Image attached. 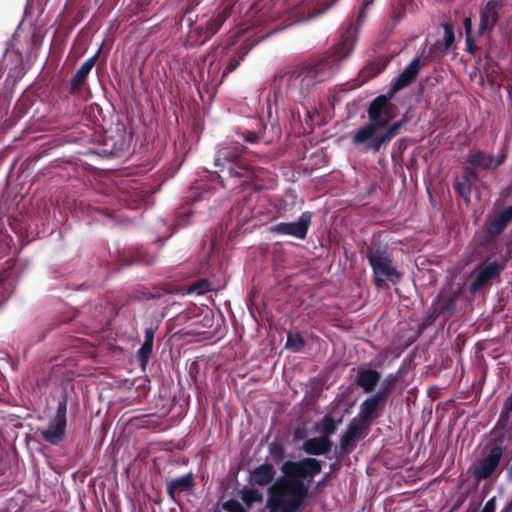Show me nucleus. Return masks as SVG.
<instances>
[{
	"label": "nucleus",
	"instance_id": "nucleus-1",
	"mask_svg": "<svg viewBox=\"0 0 512 512\" xmlns=\"http://www.w3.org/2000/svg\"><path fill=\"white\" fill-rule=\"evenodd\" d=\"M374 1L364 0L356 23L349 24L329 56L313 64H302L280 70L273 81L274 87L277 88V91L274 92V100L277 101L278 95L284 90L297 91L304 98L318 83L332 78L339 71L342 60L352 53L359 26L366 17V8L372 5Z\"/></svg>",
	"mask_w": 512,
	"mask_h": 512
},
{
	"label": "nucleus",
	"instance_id": "nucleus-2",
	"mask_svg": "<svg viewBox=\"0 0 512 512\" xmlns=\"http://www.w3.org/2000/svg\"><path fill=\"white\" fill-rule=\"evenodd\" d=\"M321 470V462L315 458L285 461L281 466L283 476L269 488L279 490L267 501L270 512H297L308 496L309 484Z\"/></svg>",
	"mask_w": 512,
	"mask_h": 512
},
{
	"label": "nucleus",
	"instance_id": "nucleus-3",
	"mask_svg": "<svg viewBox=\"0 0 512 512\" xmlns=\"http://www.w3.org/2000/svg\"><path fill=\"white\" fill-rule=\"evenodd\" d=\"M266 124L262 118L249 120L247 127H244L237 139L232 142L223 143L217 150L214 158L216 167L223 169L241 159L242 153L247 150V144H258L263 139Z\"/></svg>",
	"mask_w": 512,
	"mask_h": 512
},
{
	"label": "nucleus",
	"instance_id": "nucleus-4",
	"mask_svg": "<svg viewBox=\"0 0 512 512\" xmlns=\"http://www.w3.org/2000/svg\"><path fill=\"white\" fill-rule=\"evenodd\" d=\"M366 258L372 268L374 283L382 289L387 282L398 284L402 274L394 266L387 246L373 244L367 249Z\"/></svg>",
	"mask_w": 512,
	"mask_h": 512
},
{
	"label": "nucleus",
	"instance_id": "nucleus-5",
	"mask_svg": "<svg viewBox=\"0 0 512 512\" xmlns=\"http://www.w3.org/2000/svg\"><path fill=\"white\" fill-rule=\"evenodd\" d=\"M313 213L304 211L295 222H278L268 227V231L276 236H290L305 240L312 223Z\"/></svg>",
	"mask_w": 512,
	"mask_h": 512
},
{
	"label": "nucleus",
	"instance_id": "nucleus-6",
	"mask_svg": "<svg viewBox=\"0 0 512 512\" xmlns=\"http://www.w3.org/2000/svg\"><path fill=\"white\" fill-rule=\"evenodd\" d=\"M505 265L496 259L487 258L483 263L478 265L475 269V278L469 286V291L476 294L484 286L500 276L504 270Z\"/></svg>",
	"mask_w": 512,
	"mask_h": 512
},
{
	"label": "nucleus",
	"instance_id": "nucleus-7",
	"mask_svg": "<svg viewBox=\"0 0 512 512\" xmlns=\"http://www.w3.org/2000/svg\"><path fill=\"white\" fill-rule=\"evenodd\" d=\"M216 55L208 56L199 68L200 84L209 93L214 94L222 82L221 64L215 60Z\"/></svg>",
	"mask_w": 512,
	"mask_h": 512
},
{
	"label": "nucleus",
	"instance_id": "nucleus-8",
	"mask_svg": "<svg viewBox=\"0 0 512 512\" xmlns=\"http://www.w3.org/2000/svg\"><path fill=\"white\" fill-rule=\"evenodd\" d=\"M394 97L389 91L385 95L377 96L369 105L367 113L371 122H377L378 125L386 127L393 119V107L390 100Z\"/></svg>",
	"mask_w": 512,
	"mask_h": 512
},
{
	"label": "nucleus",
	"instance_id": "nucleus-9",
	"mask_svg": "<svg viewBox=\"0 0 512 512\" xmlns=\"http://www.w3.org/2000/svg\"><path fill=\"white\" fill-rule=\"evenodd\" d=\"M336 1L337 0H332L328 4L322 5L315 0H302L291 9L290 17L293 19L292 24L308 21L322 15L330 9Z\"/></svg>",
	"mask_w": 512,
	"mask_h": 512
},
{
	"label": "nucleus",
	"instance_id": "nucleus-10",
	"mask_svg": "<svg viewBox=\"0 0 512 512\" xmlns=\"http://www.w3.org/2000/svg\"><path fill=\"white\" fill-rule=\"evenodd\" d=\"M503 455V450L499 446L491 447L487 454L474 466L473 476L478 480H486L492 476L498 467Z\"/></svg>",
	"mask_w": 512,
	"mask_h": 512
},
{
	"label": "nucleus",
	"instance_id": "nucleus-11",
	"mask_svg": "<svg viewBox=\"0 0 512 512\" xmlns=\"http://www.w3.org/2000/svg\"><path fill=\"white\" fill-rule=\"evenodd\" d=\"M224 21L225 16L222 14L202 16L194 26H191L190 35H198L199 42L203 44L220 29Z\"/></svg>",
	"mask_w": 512,
	"mask_h": 512
},
{
	"label": "nucleus",
	"instance_id": "nucleus-12",
	"mask_svg": "<svg viewBox=\"0 0 512 512\" xmlns=\"http://www.w3.org/2000/svg\"><path fill=\"white\" fill-rule=\"evenodd\" d=\"M383 127L378 125L377 122H369L364 126L360 127L354 132L351 138V142L355 146L362 148V151H373L376 152L371 145L378 139V131Z\"/></svg>",
	"mask_w": 512,
	"mask_h": 512
},
{
	"label": "nucleus",
	"instance_id": "nucleus-13",
	"mask_svg": "<svg viewBox=\"0 0 512 512\" xmlns=\"http://www.w3.org/2000/svg\"><path fill=\"white\" fill-rule=\"evenodd\" d=\"M500 7L501 3L498 0H490L481 7L478 35L494 29L500 17Z\"/></svg>",
	"mask_w": 512,
	"mask_h": 512
},
{
	"label": "nucleus",
	"instance_id": "nucleus-14",
	"mask_svg": "<svg viewBox=\"0 0 512 512\" xmlns=\"http://www.w3.org/2000/svg\"><path fill=\"white\" fill-rule=\"evenodd\" d=\"M384 399L385 398L376 392L373 395L367 397L360 404L359 412L355 418L369 426L371 421L378 417L377 411Z\"/></svg>",
	"mask_w": 512,
	"mask_h": 512
},
{
	"label": "nucleus",
	"instance_id": "nucleus-15",
	"mask_svg": "<svg viewBox=\"0 0 512 512\" xmlns=\"http://www.w3.org/2000/svg\"><path fill=\"white\" fill-rule=\"evenodd\" d=\"M66 423L54 417L50 418L45 428L38 429L39 435L49 444L58 445L65 437Z\"/></svg>",
	"mask_w": 512,
	"mask_h": 512
},
{
	"label": "nucleus",
	"instance_id": "nucleus-16",
	"mask_svg": "<svg viewBox=\"0 0 512 512\" xmlns=\"http://www.w3.org/2000/svg\"><path fill=\"white\" fill-rule=\"evenodd\" d=\"M368 426L355 417L348 423L340 438V448L347 452L354 448V441L361 436L363 430Z\"/></svg>",
	"mask_w": 512,
	"mask_h": 512
},
{
	"label": "nucleus",
	"instance_id": "nucleus-17",
	"mask_svg": "<svg viewBox=\"0 0 512 512\" xmlns=\"http://www.w3.org/2000/svg\"><path fill=\"white\" fill-rule=\"evenodd\" d=\"M195 486L191 473L174 478L167 483V494L171 500L176 502V497L183 493H190Z\"/></svg>",
	"mask_w": 512,
	"mask_h": 512
},
{
	"label": "nucleus",
	"instance_id": "nucleus-18",
	"mask_svg": "<svg viewBox=\"0 0 512 512\" xmlns=\"http://www.w3.org/2000/svg\"><path fill=\"white\" fill-rule=\"evenodd\" d=\"M420 68V57L411 61V63L402 71V73L393 82L391 95H395L398 91L409 86L418 76Z\"/></svg>",
	"mask_w": 512,
	"mask_h": 512
},
{
	"label": "nucleus",
	"instance_id": "nucleus-19",
	"mask_svg": "<svg viewBox=\"0 0 512 512\" xmlns=\"http://www.w3.org/2000/svg\"><path fill=\"white\" fill-rule=\"evenodd\" d=\"M505 158V155L496 158L494 156L485 154L484 152L477 151L468 156L467 162L473 167H478L485 170H494L504 162Z\"/></svg>",
	"mask_w": 512,
	"mask_h": 512
},
{
	"label": "nucleus",
	"instance_id": "nucleus-20",
	"mask_svg": "<svg viewBox=\"0 0 512 512\" xmlns=\"http://www.w3.org/2000/svg\"><path fill=\"white\" fill-rule=\"evenodd\" d=\"M380 379V372L372 368L364 367L359 369L356 383L364 393L368 394L374 391Z\"/></svg>",
	"mask_w": 512,
	"mask_h": 512
},
{
	"label": "nucleus",
	"instance_id": "nucleus-21",
	"mask_svg": "<svg viewBox=\"0 0 512 512\" xmlns=\"http://www.w3.org/2000/svg\"><path fill=\"white\" fill-rule=\"evenodd\" d=\"M301 449L308 455H327L331 452L332 442L328 437H314L305 440Z\"/></svg>",
	"mask_w": 512,
	"mask_h": 512
},
{
	"label": "nucleus",
	"instance_id": "nucleus-22",
	"mask_svg": "<svg viewBox=\"0 0 512 512\" xmlns=\"http://www.w3.org/2000/svg\"><path fill=\"white\" fill-rule=\"evenodd\" d=\"M99 54H100V49H98V51L93 56L88 58L81 65V67L76 71L75 75L73 76V78L71 80V90L73 92L80 91V89L83 87L89 73L93 69V67L99 57Z\"/></svg>",
	"mask_w": 512,
	"mask_h": 512
},
{
	"label": "nucleus",
	"instance_id": "nucleus-23",
	"mask_svg": "<svg viewBox=\"0 0 512 512\" xmlns=\"http://www.w3.org/2000/svg\"><path fill=\"white\" fill-rule=\"evenodd\" d=\"M230 179L240 181L241 184L249 183L254 177L255 172L251 166L244 164L242 159L226 167Z\"/></svg>",
	"mask_w": 512,
	"mask_h": 512
},
{
	"label": "nucleus",
	"instance_id": "nucleus-24",
	"mask_svg": "<svg viewBox=\"0 0 512 512\" xmlns=\"http://www.w3.org/2000/svg\"><path fill=\"white\" fill-rule=\"evenodd\" d=\"M512 220V206L500 211L487 226V233L490 237L498 236Z\"/></svg>",
	"mask_w": 512,
	"mask_h": 512
},
{
	"label": "nucleus",
	"instance_id": "nucleus-25",
	"mask_svg": "<svg viewBox=\"0 0 512 512\" xmlns=\"http://www.w3.org/2000/svg\"><path fill=\"white\" fill-rule=\"evenodd\" d=\"M442 26L444 29V35L442 40L435 43L429 49V54L433 57L444 56L455 41L453 28L447 23H444Z\"/></svg>",
	"mask_w": 512,
	"mask_h": 512
},
{
	"label": "nucleus",
	"instance_id": "nucleus-26",
	"mask_svg": "<svg viewBox=\"0 0 512 512\" xmlns=\"http://www.w3.org/2000/svg\"><path fill=\"white\" fill-rule=\"evenodd\" d=\"M407 121V117H403L401 120L394 122L384 133H381L378 136V139L371 145V148H373L375 151H380L384 144L391 141L400 133V130L407 123Z\"/></svg>",
	"mask_w": 512,
	"mask_h": 512
},
{
	"label": "nucleus",
	"instance_id": "nucleus-27",
	"mask_svg": "<svg viewBox=\"0 0 512 512\" xmlns=\"http://www.w3.org/2000/svg\"><path fill=\"white\" fill-rule=\"evenodd\" d=\"M275 475V469L272 464H262L256 467L252 473V479L255 484L264 486L270 483Z\"/></svg>",
	"mask_w": 512,
	"mask_h": 512
},
{
	"label": "nucleus",
	"instance_id": "nucleus-28",
	"mask_svg": "<svg viewBox=\"0 0 512 512\" xmlns=\"http://www.w3.org/2000/svg\"><path fill=\"white\" fill-rule=\"evenodd\" d=\"M153 341H154V331L152 328H147L145 330V339L141 347L137 352V358L140 361L141 365L144 366L148 363L150 355L153 349Z\"/></svg>",
	"mask_w": 512,
	"mask_h": 512
},
{
	"label": "nucleus",
	"instance_id": "nucleus-29",
	"mask_svg": "<svg viewBox=\"0 0 512 512\" xmlns=\"http://www.w3.org/2000/svg\"><path fill=\"white\" fill-rule=\"evenodd\" d=\"M339 421H335L332 416L325 415L316 425V429L319 433L323 434V437H328L335 433Z\"/></svg>",
	"mask_w": 512,
	"mask_h": 512
},
{
	"label": "nucleus",
	"instance_id": "nucleus-30",
	"mask_svg": "<svg viewBox=\"0 0 512 512\" xmlns=\"http://www.w3.org/2000/svg\"><path fill=\"white\" fill-rule=\"evenodd\" d=\"M453 188L460 197L468 201L471 195V178L464 176L462 179H457L453 184Z\"/></svg>",
	"mask_w": 512,
	"mask_h": 512
},
{
	"label": "nucleus",
	"instance_id": "nucleus-31",
	"mask_svg": "<svg viewBox=\"0 0 512 512\" xmlns=\"http://www.w3.org/2000/svg\"><path fill=\"white\" fill-rule=\"evenodd\" d=\"M499 424L507 431L512 432V393L506 403V410L499 417Z\"/></svg>",
	"mask_w": 512,
	"mask_h": 512
},
{
	"label": "nucleus",
	"instance_id": "nucleus-32",
	"mask_svg": "<svg viewBox=\"0 0 512 512\" xmlns=\"http://www.w3.org/2000/svg\"><path fill=\"white\" fill-rule=\"evenodd\" d=\"M305 346L304 339L297 333H289L285 347L293 352H300Z\"/></svg>",
	"mask_w": 512,
	"mask_h": 512
},
{
	"label": "nucleus",
	"instance_id": "nucleus-33",
	"mask_svg": "<svg viewBox=\"0 0 512 512\" xmlns=\"http://www.w3.org/2000/svg\"><path fill=\"white\" fill-rule=\"evenodd\" d=\"M211 290L210 282L207 279H199L193 282L188 288V294H197L199 296L204 295Z\"/></svg>",
	"mask_w": 512,
	"mask_h": 512
},
{
	"label": "nucleus",
	"instance_id": "nucleus-34",
	"mask_svg": "<svg viewBox=\"0 0 512 512\" xmlns=\"http://www.w3.org/2000/svg\"><path fill=\"white\" fill-rule=\"evenodd\" d=\"M401 9L394 8V18L399 22L406 13H411L415 10V4L413 0H399Z\"/></svg>",
	"mask_w": 512,
	"mask_h": 512
},
{
	"label": "nucleus",
	"instance_id": "nucleus-35",
	"mask_svg": "<svg viewBox=\"0 0 512 512\" xmlns=\"http://www.w3.org/2000/svg\"><path fill=\"white\" fill-rule=\"evenodd\" d=\"M269 455L275 464H279L284 458V448L282 444L273 441L269 444Z\"/></svg>",
	"mask_w": 512,
	"mask_h": 512
},
{
	"label": "nucleus",
	"instance_id": "nucleus-36",
	"mask_svg": "<svg viewBox=\"0 0 512 512\" xmlns=\"http://www.w3.org/2000/svg\"><path fill=\"white\" fill-rule=\"evenodd\" d=\"M397 379H398V377L396 374H393V373L388 374L386 376V378L384 379V381L382 382L378 391H376V393L379 394L380 396H382L383 398H386L389 390L395 384Z\"/></svg>",
	"mask_w": 512,
	"mask_h": 512
},
{
	"label": "nucleus",
	"instance_id": "nucleus-37",
	"mask_svg": "<svg viewBox=\"0 0 512 512\" xmlns=\"http://www.w3.org/2000/svg\"><path fill=\"white\" fill-rule=\"evenodd\" d=\"M262 499L263 495L255 489L247 490L242 495V500L248 505H251L254 502H261Z\"/></svg>",
	"mask_w": 512,
	"mask_h": 512
},
{
	"label": "nucleus",
	"instance_id": "nucleus-38",
	"mask_svg": "<svg viewBox=\"0 0 512 512\" xmlns=\"http://www.w3.org/2000/svg\"><path fill=\"white\" fill-rule=\"evenodd\" d=\"M223 509L226 512H247L242 504L234 499H230L223 503Z\"/></svg>",
	"mask_w": 512,
	"mask_h": 512
},
{
	"label": "nucleus",
	"instance_id": "nucleus-39",
	"mask_svg": "<svg viewBox=\"0 0 512 512\" xmlns=\"http://www.w3.org/2000/svg\"><path fill=\"white\" fill-rule=\"evenodd\" d=\"M248 51H245L243 55L240 58H231L229 62L226 65V68L223 71V75H226L227 73H230L234 71L240 64V61L243 59V57L247 54Z\"/></svg>",
	"mask_w": 512,
	"mask_h": 512
},
{
	"label": "nucleus",
	"instance_id": "nucleus-40",
	"mask_svg": "<svg viewBox=\"0 0 512 512\" xmlns=\"http://www.w3.org/2000/svg\"><path fill=\"white\" fill-rule=\"evenodd\" d=\"M66 413H67L66 401L65 400H60L59 403H58L57 413L54 416V418H56L58 420H63L66 423V421H67Z\"/></svg>",
	"mask_w": 512,
	"mask_h": 512
},
{
	"label": "nucleus",
	"instance_id": "nucleus-41",
	"mask_svg": "<svg viewBox=\"0 0 512 512\" xmlns=\"http://www.w3.org/2000/svg\"><path fill=\"white\" fill-rule=\"evenodd\" d=\"M125 148H127V143L125 140H122L119 144L114 145L110 151V154L113 156H119Z\"/></svg>",
	"mask_w": 512,
	"mask_h": 512
},
{
	"label": "nucleus",
	"instance_id": "nucleus-42",
	"mask_svg": "<svg viewBox=\"0 0 512 512\" xmlns=\"http://www.w3.org/2000/svg\"><path fill=\"white\" fill-rule=\"evenodd\" d=\"M495 507V499L491 498L485 503L480 512H495Z\"/></svg>",
	"mask_w": 512,
	"mask_h": 512
},
{
	"label": "nucleus",
	"instance_id": "nucleus-43",
	"mask_svg": "<svg viewBox=\"0 0 512 512\" xmlns=\"http://www.w3.org/2000/svg\"><path fill=\"white\" fill-rule=\"evenodd\" d=\"M464 29L466 36L472 35V21L470 18L464 19Z\"/></svg>",
	"mask_w": 512,
	"mask_h": 512
},
{
	"label": "nucleus",
	"instance_id": "nucleus-44",
	"mask_svg": "<svg viewBox=\"0 0 512 512\" xmlns=\"http://www.w3.org/2000/svg\"><path fill=\"white\" fill-rule=\"evenodd\" d=\"M464 176H469L471 178V183L477 180L476 173L473 170L469 169V168L465 169V175Z\"/></svg>",
	"mask_w": 512,
	"mask_h": 512
},
{
	"label": "nucleus",
	"instance_id": "nucleus-45",
	"mask_svg": "<svg viewBox=\"0 0 512 512\" xmlns=\"http://www.w3.org/2000/svg\"><path fill=\"white\" fill-rule=\"evenodd\" d=\"M305 436V432L302 429H296L294 432V439L300 440L303 439Z\"/></svg>",
	"mask_w": 512,
	"mask_h": 512
},
{
	"label": "nucleus",
	"instance_id": "nucleus-46",
	"mask_svg": "<svg viewBox=\"0 0 512 512\" xmlns=\"http://www.w3.org/2000/svg\"><path fill=\"white\" fill-rule=\"evenodd\" d=\"M466 46L468 51H472L473 48V38L472 35L466 36Z\"/></svg>",
	"mask_w": 512,
	"mask_h": 512
},
{
	"label": "nucleus",
	"instance_id": "nucleus-47",
	"mask_svg": "<svg viewBox=\"0 0 512 512\" xmlns=\"http://www.w3.org/2000/svg\"><path fill=\"white\" fill-rule=\"evenodd\" d=\"M511 506H512V501L508 505H506V507L502 511H500V512H509Z\"/></svg>",
	"mask_w": 512,
	"mask_h": 512
},
{
	"label": "nucleus",
	"instance_id": "nucleus-48",
	"mask_svg": "<svg viewBox=\"0 0 512 512\" xmlns=\"http://www.w3.org/2000/svg\"><path fill=\"white\" fill-rule=\"evenodd\" d=\"M177 221H178V225H184L186 223V221L183 220L180 215L177 217Z\"/></svg>",
	"mask_w": 512,
	"mask_h": 512
},
{
	"label": "nucleus",
	"instance_id": "nucleus-49",
	"mask_svg": "<svg viewBox=\"0 0 512 512\" xmlns=\"http://www.w3.org/2000/svg\"><path fill=\"white\" fill-rule=\"evenodd\" d=\"M268 114L271 115V98H268Z\"/></svg>",
	"mask_w": 512,
	"mask_h": 512
},
{
	"label": "nucleus",
	"instance_id": "nucleus-50",
	"mask_svg": "<svg viewBox=\"0 0 512 512\" xmlns=\"http://www.w3.org/2000/svg\"><path fill=\"white\" fill-rule=\"evenodd\" d=\"M4 305V302L3 303H0V307H2Z\"/></svg>",
	"mask_w": 512,
	"mask_h": 512
}]
</instances>
